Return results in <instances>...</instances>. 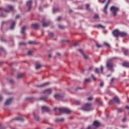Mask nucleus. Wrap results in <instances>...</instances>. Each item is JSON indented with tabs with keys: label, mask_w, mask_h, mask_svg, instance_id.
I'll return each mask as SVG.
<instances>
[{
	"label": "nucleus",
	"mask_w": 129,
	"mask_h": 129,
	"mask_svg": "<svg viewBox=\"0 0 129 129\" xmlns=\"http://www.w3.org/2000/svg\"><path fill=\"white\" fill-rule=\"evenodd\" d=\"M55 121H56V122H63V121H64V118H61V119H56L55 120Z\"/></svg>",
	"instance_id": "nucleus-27"
},
{
	"label": "nucleus",
	"mask_w": 129,
	"mask_h": 129,
	"mask_svg": "<svg viewBox=\"0 0 129 129\" xmlns=\"http://www.w3.org/2000/svg\"><path fill=\"white\" fill-rule=\"evenodd\" d=\"M58 27H59L60 29H64V26H63V25H58Z\"/></svg>",
	"instance_id": "nucleus-42"
},
{
	"label": "nucleus",
	"mask_w": 129,
	"mask_h": 129,
	"mask_svg": "<svg viewBox=\"0 0 129 129\" xmlns=\"http://www.w3.org/2000/svg\"><path fill=\"white\" fill-rule=\"evenodd\" d=\"M89 81H90V79H85V82H89Z\"/></svg>",
	"instance_id": "nucleus-49"
},
{
	"label": "nucleus",
	"mask_w": 129,
	"mask_h": 129,
	"mask_svg": "<svg viewBox=\"0 0 129 129\" xmlns=\"http://www.w3.org/2000/svg\"><path fill=\"white\" fill-rule=\"evenodd\" d=\"M122 66L124 67H127L129 68V62H124L122 63Z\"/></svg>",
	"instance_id": "nucleus-23"
},
{
	"label": "nucleus",
	"mask_w": 129,
	"mask_h": 129,
	"mask_svg": "<svg viewBox=\"0 0 129 129\" xmlns=\"http://www.w3.org/2000/svg\"><path fill=\"white\" fill-rule=\"evenodd\" d=\"M93 126H88L87 129H97V127H98L100 126V122L98 121H94L93 123Z\"/></svg>",
	"instance_id": "nucleus-2"
},
{
	"label": "nucleus",
	"mask_w": 129,
	"mask_h": 129,
	"mask_svg": "<svg viewBox=\"0 0 129 129\" xmlns=\"http://www.w3.org/2000/svg\"><path fill=\"white\" fill-rule=\"evenodd\" d=\"M74 47H77V46H78V42H75L74 44Z\"/></svg>",
	"instance_id": "nucleus-47"
},
{
	"label": "nucleus",
	"mask_w": 129,
	"mask_h": 129,
	"mask_svg": "<svg viewBox=\"0 0 129 129\" xmlns=\"http://www.w3.org/2000/svg\"><path fill=\"white\" fill-rule=\"evenodd\" d=\"M105 2H106V0H103L101 2V3L102 4H104Z\"/></svg>",
	"instance_id": "nucleus-53"
},
{
	"label": "nucleus",
	"mask_w": 129,
	"mask_h": 129,
	"mask_svg": "<svg viewBox=\"0 0 129 129\" xmlns=\"http://www.w3.org/2000/svg\"><path fill=\"white\" fill-rule=\"evenodd\" d=\"M58 109L60 113H62L70 114L72 112V111L68 108L61 107L58 108Z\"/></svg>",
	"instance_id": "nucleus-1"
},
{
	"label": "nucleus",
	"mask_w": 129,
	"mask_h": 129,
	"mask_svg": "<svg viewBox=\"0 0 129 129\" xmlns=\"http://www.w3.org/2000/svg\"><path fill=\"white\" fill-rule=\"evenodd\" d=\"M30 99H31V98H26V100H30Z\"/></svg>",
	"instance_id": "nucleus-58"
},
{
	"label": "nucleus",
	"mask_w": 129,
	"mask_h": 129,
	"mask_svg": "<svg viewBox=\"0 0 129 129\" xmlns=\"http://www.w3.org/2000/svg\"><path fill=\"white\" fill-rule=\"evenodd\" d=\"M47 99V96H45V97H41L40 98V100L41 101H45Z\"/></svg>",
	"instance_id": "nucleus-28"
},
{
	"label": "nucleus",
	"mask_w": 129,
	"mask_h": 129,
	"mask_svg": "<svg viewBox=\"0 0 129 129\" xmlns=\"http://www.w3.org/2000/svg\"><path fill=\"white\" fill-rule=\"evenodd\" d=\"M114 102L118 104H120V101L117 97H114L112 100H111L109 101V104H114Z\"/></svg>",
	"instance_id": "nucleus-5"
},
{
	"label": "nucleus",
	"mask_w": 129,
	"mask_h": 129,
	"mask_svg": "<svg viewBox=\"0 0 129 129\" xmlns=\"http://www.w3.org/2000/svg\"><path fill=\"white\" fill-rule=\"evenodd\" d=\"M125 108H126V109H129V106H125Z\"/></svg>",
	"instance_id": "nucleus-57"
},
{
	"label": "nucleus",
	"mask_w": 129,
	"mask_h": 129,
	"mask_svg": "<svg viewBox=\"0 0 129 129\" xmlns=\"http://www.w3.org/2000/svg\"><path fill=\"white\" fill-rule=\"evenodd\" d=\"M28 43L29 44H36V42L34 41H30L28 42Z\"/></svg>",
	"instance_id": "nucleus-31"
},
{
	"label": "nucleus",
	"mask_w": 129,
	"mask_h": 129,
	"mask_svg": "<svg viewBox=\"0 0 129 129\" xmlns=\"http://www.w3.org/2000/svg\"><path fill=\"white\" fill-rule=\"evenodd\" d=\"M115 79L114 78H112L111 80V82H113V81H114Z\"/></svg>",
	"instance_id": "nucleus-52"
},
{
	"label": "nucleus",
	"mask_w": 129,
	"mask_h": 129,
	"mask_svg": "<svg viewBox=\"0 0 129 129\" xmlns=\"http://www.w3.org/2000/svg\"><path fill=\"white\" fill-rule=\"evenodd\" d=\"M49 84H50V83L49 82H46L41 85L37 86V87H44L46 86V85H49Z\"/></svg>",
	"instance_id": "nucleus-16"
},
{
	"label": "nucleus",
	"mask_w": 129,
	"mask_h": 129,
	"mask_svg": "<svg viewBox=\"0 0 129 129\" xmlns=\"http://www.w3.org/2000/svg\"><path fill=\"white\" fill-rule=\"evenodd\" d=\"M119 36L121 37H125V36H127V34H126V33H125V32H120Z\"/></svg>",
	"instance_id": "nucleus-20"
},
{
	"label": "nucleus",
	"mask_w": 129,
	"mask_h": 129,
	"mask_svg": "<svg viewBox=\"0 0 129 129\" xmlns=\"http://www.w3.org/2000/svg\"><path fill=\"white\" fill-rule=\"evenodd\" d=\"M20 15H17V16H16V19H18L19 18H20Z\"/></svg>",
	"instance_id": "nucleus-54"
},
{
	"label": "nucleus",
	"mask_w": 129,
	"mask_h": 129,
	"mask_svg": "<svg viewBox=\"0 0 129 129\" xmlns=\"http://www.w3.org/2000/svg\"><path fill=\"white\" fill-rule=\"evenodd\" d=\"M80 104V102L79 101H76L75 102V105H79Z\"/></svg>",
	"instance_id": "nucleus-41"
},
{
	"label": "nucleus",
	"mask_w": 129,
	"mask_h": 129,
	"mask_svg": "<svg viewBox=\"0 0 129 129\" xmlns=\"http://www.w3.org/2000/svg\"><path fill=\"white\" fill-rule=\"evenodd\" d=\"M41 67H42V66L41 64H36L35 66V68L37 70L40 69V68H41Z\"/></svg>",
	"instance_id": "nucleus-24"
},
{
	"label": "nucleus",
	"mask_w": 129,
	"mask_h": 129,
	"mask_svg": "<svg viewBox=\"0 0 129 129\" xmlns=\"http://www.w3.org/2000/svg\"><path fill=\"white\" fill-rule=\"evenodd\" d=\"M27 29V26H24L21 29V33L25 34L26 32L25 31Z\"/></svg>",
	"instance_id": "nucleus-18"
},
{
	"label": "nucleus",
	"mask_w": 129,
	"mask_h": 129,
	"mask_svg": "<svg viewBox=\"0 0 129 129\" xmlns=\"http://www.w3.org/2000/svg\"><path fill=\"white\" fill-rule=\"evenodd\" d=\"M3 100V98L2 97H0V101H2Z\"/></svg>",
	"instance_id": "nucleus-63"
},
{
	"label": "nucleus",
	"mask_w": 129,
	"mask_h": 129,
	"mask_svg": "<svg viewBox=\"0 0 129 129\" xmlns=\"http://www.w3.org/2000/svg\"><path fill=\"white\" fill-rule=\"evenodd\" d=\"M113 35L116 37H118L120 35V31L118 30H115L113 31Z\"/></svg>",
	"instance_id": "nucleus-8"
},
{
	"label": "nucleus",
	"mask_w": 129,
	"mask_h": 129,
	"mask_svg": "<svg viewBox=\"0 0 129 129\" xmlns=\"http://www.w3.org/2000/svg\"><path fill=\"white\" fill-rule=\"evenodd\" d=\"M23 76H24L23 74H18L17 75V78L18 79H19L20 78H22V77H23Z\"/></svg>",
	"instance_id": "nucleus-26"
},
{
	"label": "nucleus",
	"mask_w": 129,
	"mask_h": 129,
	"mask_svg": "<svg viewBox=\"0 0 129 129\" xmlns=\"http://www.w3.org/2000/svg\"><path fill=\"white\" fill-rule=\"evenodd\" d=\"M98 27H100V28H102V29H104V28H105V26H103L102 25H101V24H99V25H98Z\"/></svg>",
	"instance_id": "nucleus-36"
},
{
	"label": "nucleus",
	"mask_w": 129,
	"mask_h": 129,
	"mask_svg": "<svg viewBox=\"0 0 129 129\" xmlns=\"http://www.w3.org/2000/svg\"><path fill=\"white\" fill-rule=\"evenodd\" d=\"M54 97L56 100H59L60 99H61L63 97L60 94H55L54 95Z\"/></svg>",
	"instance_id": "nucleus-12"
},
{
	"label": "nucleus",
	"mask_w": 129,
	"mask_h": 129,
	"mask_svg": "<svg viewBox=\"0 0 129 129\" xmlns=\"http://www.w3.org/2000/svg\"><path fill=\"white\" fill-rule=\"evenodd\" d=\"M15 24H16V22L15 21H13L10 28L11 29H13L15 27Z\"/></svg>",
	"instance_id": "nucleus-22"
},
{
	"label": "nucleus",
	"mask_w": 129,
	"mask_h": 129,
	"mask_svg": "<svg viewBox=\"0 0 129 129\" xmlns=\"http://www.w3.org/2000/svg\"><path fill=\"white\" fill-rule=\"evenodd\" d=\"M92 68H93V67H90L89 68V70H92Z\"/></svg>",
	"instance_id": "nucleus-61"
},
{
	"label": "nucleus",
	"mask_w": 129,
	"mask_h": 129,
	"mask_svg": "<svg viewBox=\"0 0 129 129\" xmlns=\"http://www.w3.org/2000/svg\"><path fill=\"white\" fill-rule=\"evenodd\" d=\"M39 10L40 11L41 10V7H39Z\"/></svg>",
	"instance_id": "nucleus-62"
},
{
	"label": "nucleus",
	"mask_w": 129,
	"mask_h": 129,
	"mask_svg": "<svg viewBox=\"0 0 129 129\" xmlns=\"http://www.w3.org/2000/svg\"><path fill=\"white\" fill-rule=\"evenodd\" d=\"M57 109H58V108H57V107H55V108H54V111H56V110H57Z\"/></svg>",
	"instance_id": "nucleus-60"
},
{
	"label": "nucleus",
	"mask_w": 129,
	"mask_h": 129,
	"mask_svg": "<svg viewBox=\"0 0 129 129\" xmlns=\"http://www.w3.org/2000/svg\"><path fill=\"white\" fill-rule=\"evenodd\" d=\"M19 45H26V43L24 42H20Z\"/></svg>",
	"instance_id": "nucleus-51"
},
{
	"label": "nucleus",
	"mask_w": 129,
	"mask_h": 129,
	"mask_svg": "<svg viewBox=\"0 0 129 129\" xmlns=\"http://www.w3.org/2000/svg\"><path fill=\"white\" fill-rule=\"evenodd\" d=\"M13 100V98H9L6 101L5 105H10L12 103Z\"/></svg>",
	"instance_id": "nucleus-10"
},
{
	"label": "nucleus",
	"mask_w": 129,
	"mask_h": 129,
	"mask_svg": "<svg viewBox=\"0 0 129 129\" xmlns=\"http://www.w3.org/2000/svg\"><path fill=\"white\" fill-rule=\"evenodd\" d=\"M82 90V88H79V87H78V88H77V90Z\"/></svg>",
	"instance_id": "nucleus-56"
},
{
	"label": "nucleus",
	"mask_w": 129,
	"mask_h": 129,
	"mask_svg": "<svg viewBox=\"0 0 129 129\" xmlns=\"http://www.w3.org/2000/svg\"><path fill=\"white\" fill-rule=\"evenodd\" d=\"M59 10V9H58V8H57V9H53V13H55V12H56L57 11H58Z\"/></svg>",
	"instance_id": "nucleus-46"
},
{
	"label": "nucleus",
	"mask_w": 129,
	"mask_h": 129,
	"mask_svg": "<svg viewBox=\"0 0 129 129\" xmlns=\"http://www.w3.org/2000/svg\"><path fill=\"white\" fill-rule=\"evenodd\" d=\"M100 86L101 87H103L104 86V83H101L100 84Z\"/></svg>",
	"instance_id": "nucleus-50"
},
{
	"label": "nucleus",
	"mask_w": 129,
	"mask_h": 129,
	"mask_svg": "<svg viewBox=\"0 0 129 129\" xmlns=\"http://www.w3.org/2000/svg\"><path fill=\"white\" fill-rule=\"evenodd\" d=\"M32 51H31V50H29L28 52V55H29V56H31V55H32Z\"/></svg>",
	"instance_id": "nucleus-39"
},
{
	"label": "nucleus",
	"mask_w": 129,
	"mask_h": 129,
	"mask_svg": "<svg viewBox=\"0 0 129 129\" xmlns=\"http://www.w3.org/2000/svg\"><path fill=\"white\" fill-rule=\"evenodd\" d=\"M14 120H17V121H24V118L22 117H16L14 119Z\"/></svg>",
	"instance_id": "nucleus-19"
},
{
	"label": "nucleus",
	"mask_w": 129,
	"mask_h": 129,
	"mask_svg": "<svg viewBox=\"0 0 129 129\" xmlns=\"http://www.w3.org/2000/svg\"><path fill=\"white\" fill-rule=\"evenodd\" d=\"M123 111V109L122 108H118L117 109V111L118 113H121Z\"/></svg>",
	"instance_id": "nucleus-38"
},
{
	"label": "nucleus",
	"mask_w": 129,
	"mask_h": 129,
	"mask_svg": "<svg viewBox=\"0 0 129 129\" xmlns=\"http://www.w3.org/2000/svg\"><path fill=\"white\" fill-rule=\"evenodd\" d=\"M10 82L11 83H14V80L12 79L10 80Z\"/></svg>",
	"instance_id": "nucleus-55"
},
{
	"label": "nucleus",
	"mask_w": 129,
	"mask_h": 129,
	"mask_svg": "<svg viewBox=\"0 0 129 129\" xmlns=\"http://www.w3.org/2000/svg\"><path fill=\"white\" fill-rule=\"evenodd\" d=\"M42 110L48 112L49 111V108L46 106H42Z\"/></svg>",
	"instance_id": "nucleus-17"
},
{
	"label": "nucleus",
	"mask_w": 129,
	"mask_h": 129,
	"mask_svg": "<svg viewBox=\"0 0 129 129\" xmlns=\"http://www.w3.org/2000/svg\"><path fill=\"white\" fill-rule=\"evenodd\" d=\"M93 99V97H90L89 98H88V100L90 101H92Z\"/></svg>",
	"instance_id": "nucleus-43"
},
{
	"label": "nucleus",
	"mask_w": 129,
	"mask_h": 129,
	"mask_svg": "<svg viewBox=\"0 0 129 129\" xmlns=\"http://www.w3.org/2000/svg\"><path fill=\"white\" fill-rule=\"evenodd\" d=\"M95 73H97V74H99V70L98 68H96L95 70Z\"/></svg>",
	"instance_id": "nucleus-37"
},
{
	"label": "nucleus",
	"mask_w": 129,
	"mask_h": 129,
	"mask_svg": "<svg viewBox=\"0 0 129 129\" xmlns=\"http://www.w3.org/2000/svg\"><path fill=\"white\" fill-rule=\"evenodd\" d=\"M110 76H111V75H108L107 76V77H110Z\"/></svg>",
	"instance_id": "nucleus-64"
},
{
	"label": "nucleus",
	"mask_w": 129,
	"mask_h": 129,
	"mask_svg": "<svg viewBox=\"0 0 129 129\" xmlns=\"http://www.w3.org/2000/svg\"><path fill=\"white\" fill-rule=\"evenodd\" d=\"M128 49H125L124 50V55H125V56H127V55L128 54Z\"/></svg>",
	"instance_id": "nucleus-25"
},
{
	"label": "nucleus",
	"mask_w": 129,
	"mask_h": 129,
	"mask_svg": "<svg viewBox=\"0 0 129 129\" xmlns=\"http://www.w3.org/2000/svg\"><path fill=\"white\" fill-rule=\"evenodd\" d=\"M78 51L80 52V53H81L85 59H88V56L86 55L84 52V50L83 49H79Z\"/></svg>",
	"instance_id": "nucleus-14"
},
{
	"label": "nucleus",
	"mask_w": 129,
	"mask_h": 129,
	"mask_svg": "<svg viewBox=\"0 0 129 129\" xmlns=\"http://www.w3.org/2000/svg\"><path fill=\"white\" fill-rule=\"evenodd\" d=\"M82 109L85 111H89L93 110L92 104L91 103H87L85 105L84 107Z\"/></svg>",
	"instance_id": "nucleus-3"
},
{
	"label": "nucleus",
	"mask_w": 129,
	"mask_h": 129,
	"mask_svg": "<svg viewBox=\"0 0 129 129\" xmlns=\"http://www.w3.org/2000/svg\"><path fill=\"white\" fill-rule=\"evenodd\" d=\"M126 121V118L124 117V118L122 119V122H125Z\"/></svg>",
	"instance_id": "nucleus-48"
},
{
	"label": "nucleus",
	"mask_w": 129,
	"mask_h": 129,
	"mask_svg": "<svg viewBox=\"0 0 129 129\" xmlns=\"http://www.w3.org/2000/svg\"><path fill=\"white\" fill-rule=\"evenodd\" d=\"M93 18L95 19H99V16L98 14H95L94 15V17H93Z\"/></svg>",
	"instance_id": "nucleus-33"
},
{
	"label": "nucleus",
	"mask_w": 129,
	"mask_h": 129,
	"mask_svg": "<svg viewBox=\"0 0 129 129\" xmlns=\"http://www.w3.org/2000/svg\"><path fill=\"white\" fill-rule=\"evenodd\" d=\"M91 77L93 78V80L96 81V78L95 77L94 75H91Z\"/></svg>",
	"instance_id": "nucleus-40"
},
{
	"label": "nucleus",
	"mask_w": 129,
	"mask_h": 129,
	"mask_svg": "<svg viewBox=\"0 0 129 129\" xmlns=\"http://www.w3.org/2000/svg\"><path fill=\"white\" fill-rule=\"evenodd\" d=\"M100 70L102 74H103L104 67L102 66H100Z\"/></svg>",
	"instance_id": "nucleus-34"
},
{
	"label": "nucleus",
	"mask_w": 129,
	"mask_h": 129,
	"mask_svg": "<svg viewBox=\"0 0 129 129\" xmlns=\"http://www.w3.org/2000/svg\"><path fill=\"white\" fill-rule=\"evenodd\" d=\"M51 57H52L51 54H49L48 55V58H51Z\"/></svg>",
	"instance_id": "nucleus-59"
},
{
	"label": "nucleus",
	"mask_w": 129,
	"mask_h": 129,
	"mask_svg": "<svg viewBox=\"0 0 129 129\" xmlns=\"http://www.w3.org/2000/svg\"><path fill=\"white\" fill-rule=\"evenodd\" d=\"M48 36L51 37L52 38L54 36V34L52 32H50L48 33Z\"/></svg>",
	"instance_id": "nucleus-32"
},
{
	"label": "nucleus",
	"mask_w": 129,
	"mask_h": 129,
	"mask_svg": "<svg viewBox=\"0 0 129 129\" xmlns=\"http://www.w3.org/2000/svg\"><path fill=\"white\" fill-rule=\"evenodd\" d=\"M110 11L113 13V16L116 17L117 16V13L120 11V9L119 8L112 6L110 8Z\"/></svg>",
	"instance_id": "nucleus-4"
},
{
	"label": "nucleus",
	"mask_w": 129,
	"mask_h": 129,
	"mask_svg": "<svg viewBox=\"0 0 129 129\" xmlns=\"http://www.w3.org/2000/svg\"><path fill=\"white\" fill-rule=\"evenodd\" d=\"M61 17L60 16H59V17L57 18V21H61Z\"/></svg>",
	"instance_id": "nucleus-45"
},
{
	"label": "nucleus",
	"mask_w": 129,
	"mask_h": 129,
	"mask_svg": "<svg viewBox=\"0 0 129 129\" xmlns=\"http://www.w3.org/2000/svg\"><path fill=\"white\" fill-rule=\"evenodd\" d=\"M96 47H97L98 48H102V45H101V44H99L98 43H96Z\"/></svg>",
	"instance_id": "nucleus-35"
},
{
	"label": "nucleus",
	"mask_w": 129,
	"mask_h": 129,
	"mask_svg": "<svg viewBox=\"0 0 129 129\" xmlns=\"http://www.w3.org/2000/svg\"><path fill=\"white\" fill-rule=\"evenodd\" d=\"M106 67L109 70H111L114 67V64L111 62H108L106 64Z\"/></svg>",
	"instance_id": "nucleus-6"
},
{
	"label": "nucleus",
	"mask_w": 129,
	"mask_h": 129,
	"mask_svg": "<svg viewBox=\"0 0 129 129\" xmlns=\"http://www.w3.org/2000/svg\"><path fill=\"white\" fill-rule=\"evenodd\" d=\"M7 8H8L9 10H5L4 11H5V12H6L7 13H9L11 11H13L14 9V7L13 6L9 5V6H7Z\"/></svg>",
	"instance_id": "nucleus-7"
},
{
	"label": "nucleus",
	"mask_w": 129,
	"mask_h": 129,
	"mask_svg": "<svg viewBox=\"0 0 129 129\" xmlns=\"http://www.w3.org/2000/svg\"><path fill=\"white\" fill-rule=\"evenodd\" d=\"M45 21H46L45 19H42V23L43 27H47V26L49 25V23H45Z\"/></svg>",
	"instance_id": "nucleus-13"
},
{
	"label": "nucleus",
	"mask_w": 129,
	"mask_h": 129,
	"mask_svg": "<svg viewBox=\"0 0 129 129\" xmlns=\"http://www.w3.org/2000/svg\"><path fill=\"white\" fill-rule=\"evenodd\" d=\"M104 44L107 46V47H110V45L107 42H104Z\"/></svg>",
	"instance_id": "nucleus-44"
},
{
	"label": "nucleus",
	"mask_w": 129,
	"mask_h": 129,
	"mask_svg": "<svg viewBox=\"0 0 129 129\" xmlns=\"http://www.w3.org/2000/svg\"><path fill=\"white\" fill-rule=\"evenodd\" d=\"M52 93V89H48L44 91V94L46 95H49L51 94Z\"/></svg>",
	"instance_id": "nucleus-11"
},
{
	"label": "nucleus",
	"mask_w": 129,
	"mask_h": 129,
	"mask_svg": "<svg viewBox=\"0 0 129 129\" xmlns=\"http://www.w3.org/2000/svg\"><path fill=\"white\" fill-rule=\"evenodd\" d=\"M32 3V1H29L27 2L26 5L28 7L29 9H30L31 8Z\"/></svg>",
	"instance_id": "nucleus-15"
},
{
	"label": "nucleus",
	"mask_w": 129,
	"mask_h": 129,
	"mask_svg": "<svg viewBox=\"0 0 129 129\" xmlns=\"http://www.w3.org/2000/svg\"><path fill=\"white\" fill-rule=\"evenodd\" d=\"M35 119L36 121H39L40 120V117L38 116H36L35 114H34Z\"/></svg>",
	"instance_id": "nucleus-29"
},
{
	"label": "nucleus",
	"mask_w": 129,
	"mask_h": 129,
	"mask_svg": "<svg viewBox=\"0 0 129 129\" xmlns=\"http://www.w3.org/2000/svg\"><path fill=\"white\" fill-rule=\"evenodd\" d=\"M32 27L35 29H37L39 28V25L38 24H32Z\"/></svg>",
	"instance_id": "nucleus-21"
},
{
	"label": "nucleus",
	"mask_w": 129,
	"mask_h": 129,
	"mask_svg": "<svg viewBox=\"0 0 129 129\" xmlns=\"http://www.w3.org/2000/svg\"><path fill=\"white\" fill-rule=\"evenodd\" d=\"M85 6H86V10L87 11H90L91 10V9H90V5H89L86 4V5H85Z\"/></svg>",
	"instance_id": "nucleus-30"
},
{
	"label": "nucleus",
	"mask_w": 129,
	"mask_h": 129,
	"mask_svg": "<svg viewBox=\"0 0 129 129\" xmlns=\"http://www.w3.org/2000/svg\"><path fill=\"white\" fill-rule=\"evenodd\" d=\"M110 2V0H109V1H108L107 3L106 4V5L105 8H104V9L103 12H104V13H105L106 14H107V8H108V6H109V5Z\"/></svg>",
	"instance_id": "nucleus-9"
}]
</instances>
